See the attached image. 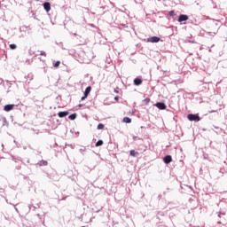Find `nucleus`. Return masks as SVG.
<instances>
[{
  "mask_svg": "<svg viewBox=\"0 0 227 227\" xmlns=\"http://www.w3.org/2000/svg\"><path fill=\"white\" fill-rule=\"evenodd\" d=\"M187 119L190 121H200L201 120V118L200 117V115L198 114H190L187 115Z\"/></svg>",
  "mask_w": 227,
  "mask_h": 227,
  "instance_id": "obj_1",
  "label": "nucleus"
},
{
  "mask_svg": "<svg viewBox=\"0 0 227 227\" xmlns=\"http://www.w3.org/2000/svg\"><path fill=\"white\" fill-rule=\"evenodd\" d=\"M147 42H150L151 43H157L160 42V38L157 36H153L147 39Z\"/></svg>",
  "mask_w": 227,
  "mask_h": 227,
  "instance_id": "obj_2",
  "label": "nucleus"
},
{
  "mask_svg": "<svg viewBox=\"0 0 227 227\" xmlns=\"http://www.w3.org/2000/svg\"><path fill=\"white\" fill-rule=\"evenodd\" d=\"M13 107H15V105H6L4 106V111L10 113V111H13Z\"/></svg>",
  "mask_w": 227,
  "mask_h": 227,
  "instance_id": "obj_3",
  "label": "nucleus"
},
{
  "mask_svg": "<svg viewBox=\"0 0 227 227\" xmlns=\"http://www.w3.org/2000/svg\"><path fill=\"white\" fill-rule=\"evenodd\" d=\"M185 20H189V16L185 14L179 15L178 22H185Z\"/></svg>",
  "mask_w": 227,
  "mask_h": 227,
  "instance_id": "obj_4",
  "label": "nucleus"
},
{
  "mask_svg": "<svg viewBox=\"0 0 227 227\" xmlns=\"http://www.w3.org/2000/svg\"><path fill=\"white\" fill-rule=\"evenodd\" d=\"M163 160L165 164H169L170 162L173 161V158L171 157V155H167L164 157Z\"/></svg>",
  "mask_w": 227,
  "mask_h": 227,
  "instance_id": "obj_5",
  "label": "nucleus"
},
{
  "mask_svg": "<svg viewBox=\"0 0 227 227\" xmlns=\"http://www.w3.org/2000/svg\"><path fill=\"white\" fill-rule=\"evenodd\" d=\"M156 107H158V109H160V111H164L167 106L166 104L159 102L156 104Z\"/></svg>",
  "mask_w": 227,
  "mask_h": 227,
  "instance_id": "obj_6",
  "label": "nucleus"
},
{
  "mask_svg": "<svg viewBox=\"0 0 227 227\" xmlns=\"http://www.w3.org/2000/svg\"><path fill=\"white\" fill-rule=\"evenodd\" d=\"M68 114H70V113L65 111V112H59V113L58 114V116H59V118H65V116H68Z\"/></svg>",
  "mask_w": 227,
  "mask_h": 227,
  "instance_id": "obj_7",
  "label": "nucleus"
},
{
  "mask_svg": "<svg viewBox=\"0 0 227 227\" xmlns=\"http://www.w3.org/2000/svg\"><path fill=\"white\" fill-rule=\"evenodd\" d=\"M134 84H135V86H141V84H143V80H141L139 78H136L134 80Z\"/></svg>",
  "mask_w": 227,
  "mask_h": 227,
  "instance_id": "obj_8",
  "label": "nucleus"
},
{
  "mask_svg": "<svg viewBox=\"0 0 227 227\" xmlns=\"http://www.w3.org/2000/svg\"><path fill=\"white\" fill-rule=\"evenodd\" d=\"M43 8H44V10H46L47 12H51V3L45 2V3L43 4Z\"/></svg>",
  "mask_w": 227,
  "mask_h": 227,
  "instance_id": "obj_9",
  "label": "nucleus"
},
{
  "mask_svg": "<svg viewBox=\"0 0 227 227\" xmlns=\"http://www.w3.org/2000/svg\"><path fill=\"white\" fill-rule=\"evenodd\" d=\"M90 92H91V86H89V87H87V88L85 89L84 96H85V97H88Z\"/></svg>",
  "mask_w": 227,
  "mask_h": 227,
  "instance_id": "obj_10",
  "label": "nucleus"
},
{
  "mask_svg": "<svg viewBox=\"0 0 227 227\" xmlns=\"http://www.w3.org/2000/svg\"><path fill=\"white\" fill-rule=\"evenodd\" d=\"M131 157H137L139 155V153L136 152L135 150L130 151Z\"/></svg>",
  "mask_w": 227,
  "mask_h": 227,
  "instance_id": "obj_11",
  "label": "nucleus"
},
{
  "mask_svg": "<svg viewBox=\"0 0 227 227\" xmlns=\"http://www.w3.org/2000/svg\"><path fill=\"white\" fill-rule=\"evenodd\" d=\"M123 121H124V123H131L132 122V119H130L129 117H124L123 118Z\"/></svg>",
  "mask_w": 227,
  "mask_h": 227,
  "instance_id": "obj_12",
  "label": "nucleus"
},
{
  "mask_svg": "<svg viewBox=\"0 0 227 227\" xmlns=\"http://www.w3.org/2000/svg\"><path fill=\"white\" fill-rule=\"evenodd\" d=\"M75 118H77V114H73L69 115V120H75Z\"/></svg>",
  "mask_w": 227,
  "mask_h": 227,
  "instance_id": "obj_13",
  "label": "nucleus"
},
{
  "mask_svg": "<svg viewBox=\"0 0 227 227\" xmlns=\"http://www.w3.org/2000/svg\"><path fill=\"white\" fill-rule=\"evenodd\" d=\"M102 145H104V141H102V140H98V141L96 143V146H102Z\"/></svg>",
  "mask_w": 227,
  "mask_h": 227,
  "instance_id": "obj_14",
  "label": "nucleus"
},
{
  "mask_svg": "<svg viewBox=\"0 0 227 227\" xmlns=\"http://www.w3.org/2000/svg\"><path fill=\"white\" fill-rule=\"evenodd\" d=\"M39 56H44L46 57L47 56V53L43 51H39Z\"/></svg>",
  "mask_w": 227,
  "mask_h": 227,
  "instance_id": "obj_15",
  "label": "nucleus"
},
{
  "mask_svg": "<svg viewBox=\"0 0 227 227\" xmlns=\"http://www.w3.org/2000/svg\"><path fill=\"white\" fill-rule=\"evenodd\" d=\"M103 129H104V124L99 123V124L98 125V130H103Z\"/></svg>",
  "mask_w": 227,
  "mask_h": 227,
  "instance_id": "obj_16",
  "label": "nucleus"
},
{
  "mask_svg": "<svg viewBox=\"0 0 227 227\" xmlns=\"http://www.w3.org/2000/svg\"><path fill=\"white\" fill-rule=\"evenodd\" d=\"M10 49H12V51H15V49H17V45L16 44H10Z\"/></svg>",
  "mask_w": 227,
  "mask_h": 227,
  "instance_id": "obj_17",
  "label": "nucleus"
},
{
  "mask_svg": "<svg viewBox=\"0 0 227 227\" xmlns=\"http://www.w3.org/2000/svg\"><path fill=\"white\" fill-rule=\"evenodd\" d=\"M59 65H61V62H60V61H57V62L54 64V67H55V68H58V67H59Z\"/></svg>",
  "mask_w": 227,
  "mask_h": 227,
  "instance_id": "obj_18",
  "label": "nucleus"
},
{
  "mask_svg": "<svg viewBox=\"0 0 227 227\" xmlns=\"http://www.w3.org/2000/svg\"><path fill=\"white\" fill-rule=\"evenodd\" d=\"M49 163L46 160L41 161V166H47Z\"/></svg>",
  "mask_w": 227,
  "mask_h": 227,
  "instance_id": "obj_19",
  "label": "nucleus"
},
{
  "mask_svg": "<svg viewBox=\"0 0 227 227\" xmlns=\"http://www.w3.org/2000/svg\"><path fill=\"white\" fill-rule=\"evenodd\" d=\"M168 15H169L170 17H173V15H175V11H170V12H168Z\"/></svg>",
  "mask_w": 227,
  "mask_h": 227,
  "instance_id": "obj_20",
  "label": "nucleus"
},
{
  "mask_svg": "<svg viewBox=\"0 0 227 227\" xmlns=\"http://www.w3.org/2000/svg\"><path fill=\"white\" fill-rule=\"evenodd\" d=\"M86 98H88V97L84 95L83 97H82L81 100H86Z\"/></svg>",
  "mask_w": 227,
  "mask_h": 227,
  "instance_id": "obj_21",
  "label": "nucleus"
},
{
  "mask_svg": "<svg viewBox=\"0 0 227 227\" xmlns=\"http://www.w3.org/2000/svg\"><path fill=\"white\" fill-rule=\"evenodd\" d=\"M114 100H119V98H118V97H115V98H114Z\"/></svg>",
  "mask_w": 227,
  "mask_h": 227,
  "instance_id": "obj_22",
  "label": "nucleus"
}]
</instances>
